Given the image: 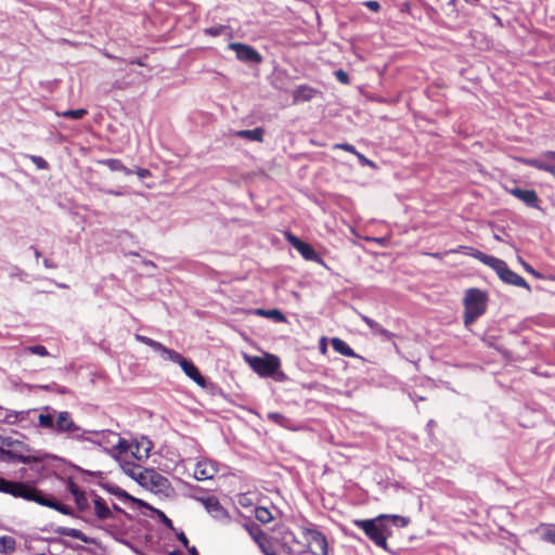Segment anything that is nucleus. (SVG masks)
I'll use <instances>...</instances> for the list:
<instances>
[{
  "label": "nucleus",
  "instance_id": "obj_1",
  "mask_svg": "<svg viewBox=\"0 0 555 555\" xmlns=\"http://www.w3.org/2000/svg\"><path fill=\"white\" fill-rule=\"evenodd\" d=\"M44 411L50 414L41 415V429L78 442H90L108 452L106 447L109 443L108 438L109 436H116L112 431L85 429L74 421L72 413L68 411H57L50 405H44Z\"/></svg>",
  "mask_w": 555,
  "mask_h": 555
},
{
  "label": "nucleus",
  "instance_id": "obj_2",
  "mask_svg": "<svg viewBox=\"0 0 555 555\" xmlns=\"http://www.w3.org/2000/svg\"><path fill=\"white\" fill-rule=\"evenodd\" d=\"M410 518L397 514H379L373 518L353 519L352 524L361 529L367 539L376 546L395 554L389 548L387 539L393 534V529L404 528L410 524Z\"/></svg>",
  "mask_w": 555,
  "mask_h": 555
},
{
  "label": "nucleus",
  "instance_id": "obj_3",
  "mask_svg": "<svg viewBox=\"0 0 555 555\" xmlns=\"http://www.w3.org/2000/svg\"><path fill=\"white\" fill-rule=\"evenodd\" d=\"M121 470L134 480L142 488L150 490L155 494H163L165 496H170L173 492L171 482L169 479L158 472L155 468H143L140 469L141 466L135 464L134 462L126 461L120 464Z\"/></svg>",
  "mask_w": 555,
  "mask_h": 555
},
{
  "label": "nucleus",
  "instance_id": "obj_4",
  "mask_svg": "<svg viewBox=\"0 0 555 555\" xmlns=\"http://www.w3.org/2000/svg\"><path fill=\"white\" fill-rule=\"evenodd\" d=\"M96 485L101 487L103 490H105L107 493L114 495L117 500L129 505L132 508L150 511L151 517L156 518L166 528L176 531L172 520L163 511L154 507L146 501L133 496L125 489L120 488L118 485L109 481L99 480Z\"/></svg>",
  "mask_w": 555,
  "mask_h": 555
},
{
  "label": "nucleus",
  "instance_id": "obj_5",
  "mask_svg": "<svg viewBox=\"0 0 555 555\" xmlns=\"http://www.w3.org/2000/svg\"><path fill=\"white\" fill-rule=\"evenodd\" d=\"M165 360L177 363L190 379L209 395L216 396L221 393L219 385L203 375L196 364L191 359L183 357L180 352L171 349Z\"/></svg>",
  "mask_w": 555,
  "mask_h": 555
},
{
  "label": "nucleus",
  "instance_id": "obj_6",
  "mask_svg": "<svg viewBox=\"0 0 555 555\" xmlns=\"http://www.w3.org/2000/svg\"><path fill=\"white\" fill-rule=\"evenodd\" d=\"M488 294L480 288L472 287L465 292L463 298L464 313L463 322L466 330L487 312Z\"/></svg>",
  "mask_w": 555,
  "mask_h": 555
},
{
  "label": "nucleus",
  "instance_id": "obj_7",
  "mask_svg": "<svg viewBox=\"0 0 555 555\" xmlns=\"http://www.w3.org/2000/svg\"><path fill=\"white\" fill-rule=\"evenodd\" d=\"M245 361L250 369L260 377H270L276 382H285L287 376L281 371V360L273 353H266L262 357L244 354Z\"/></svg>",
  "mask_w": 555,
  "mask_h": 555
},
{
  "label": "nucleus",
  "instance_id": "obj_8",
  "mask_svg": "<svg viewBox=\"0 0 555 555\" xmlns=\"http://www.w3.org/2000/svg\"><path fill=\"white\" fill-rule=\"evenodd\" d=\"M50 414L44 411V406L41 409H28L22 411H15L13 413H9L7 418H0V423L7 425H17L23 429L27 428H40V417L41 415Z\"/></svg>",
  "mask_w": 555,
  "mask_h": 555
},
{
  "label": "nucleus",
  "instance_id": "obj_9",
  "mask_svg": "<svg viewBox=\"0 0 555 555\" xmlns=\"http://www.w3.org/2000/svg\"><path fill=\"white\" fill-rule=\"evenodd\" d=\"M228 49L235 52V57L249 67L262 63V55L250 44L244 42H230Z\"/></svg>",
  "mask_w": 555,
  "mask_h": 555
},
{
  "label": "nucleus",
  "instance_id": "obj_10",
  "mask_svg": "<svg viewBox=\"0 0 555 555\" xmlns=\"http://www.w3.org/2000/svg\"><path fill=\"white\" fill-rule=\"evenodd\" d=\"M285 238L289 245L301 255L304 259L324 266L322 257L310 243L302 241L291 231L285 232Z\"/></svg>",
  "mask_w": 555,
  "mask_h": 555
},
{
  "label": "nucleus",
  "instance_id": "obj_11",
  "mask_svg": "<svg viewBox=\"0 0 555 555\" xmlns=\"http://www.w3.org/2000/svg\"><path fill=\"white\" fill-rule=\"evenodd\" d=\"M198 502H201L207 513L217 521H220L222 524H230L232 521L231 515L225 509L221 503L219 502L218 498L215 495H207V496H199L196 498Z\"/></svg>",
  "mask_w": 555,
  "mask_h": 555
},
{
  "label": "nucleus",
  "instance_id": "obj_12",
  "mask_svg": "<svg viewBox=\"0 0 555 555\" xmlns=\"http://www.w3.org/2000/svg\"><path fill=\"white\" fill-rule=\"evenodd\" d=\"M554 162L555 151H546L541 155V157L526 158L522 160V163L527 166L550 172L552 175H555V165L553 164Z\"/></svg>",
  "mask_w": 555,
  "mask_h": 555
},
{
  "label": "nucleus",
  "instance_id": "obj_13",
  "mask_svg": "<svg viewBox=\"0 0 555 555\" xmlns=\"http://www.w3.org/2000/svg\"><path fill=\"white\" fill-rule=\"evenodd\" d=\"M23 493H24V495H23L24 500L29 501V502H35L41 506H46L49 508H51L53 500H54L53 495L47 494L42 490H40L34 486L27 485V483L25 485Z\"/></svg>",
  "mask_w": 555,
  "mask_h": 555
},
{
  "label": "nucleus",
  "instance_id": "obj_14",
  "mask_svg": "<svg viewBox=\"0 0 555 555\" xmlns=\"http://www.w3.org/2000/svg\"><path fill=\"white\" fill-rule=\"evenodd\" d=\"M89 495L93 502L94 515L99 520L104 521L116 518L107 502L95 490H90Z\"/></svg>",
  "mask_w": 555,
  "mask_h": 555
},
{
  "label": "nucleus",
  "instance_id": "obj_15",
  "mask_svg": "<svg viewBox=\"0 0 555 555\" xmlns=\"http://www.w3.org/2000/svg\"><path fill=\"white\" fill-rule=\"evenodd\" d=\"M506 191L516 198H518L519 201H521L522 203H525L528 207L538 209L540 208L539 196L534 190L514 186L511 189L506 188Z\"/></svg>",
  "mask_w": 555,
  "mask_h": 555
},
{
  "label": "nucleus",
  "instance_id": "obj_16",
  "mask_svg": "<svg viewBox=\"0 0 555 555\" xmlns=\"http://www.w3.org/2000/svg\"><path fill=\"white\" fill-rule=\"evenodd\" d=\"M235 512L240 517L246 518L247 520L242 524V527L248 532L254 542L259 545L263 541H268V535L260 528L258 524L247 518L238 508L235 507Z\"/></svg>",
  "mask_w": 555,
  "mask_h": 555
},
{
  "label": "nucleus",
  "instance_id": "obj_17",
  "mask_svg": "<svg viewBox=\"0 0 555 555\" xmlns=\"http://www.w3.org/2000/svg\"><path fill=\"white\" fill-rule=\"evenodd\" d=\"M54 532L61 537H70V538L77 539L86 544H94L99 547L101 546V542L98 539L89 537L86 533H83L81 530L76 529V528L59 526V527L54 528Z\"/></svg>",
  "mask_w": 555,
  "mask_h": 555
},
{
  "label": "nucleus",
  "instance_id": "obj_18",
  "mask_svg": "<svg viewBox=\"0 0 555 555\" xmlns=\"http://www.w3.org/2000/svg\"><path fill=\"white\" fill-rule=\"evenodd\" d=\"M26 450L22 449H5L2 462L9 464H31L37 461V457L30 454H25Z\"/></svg>",
  "mask_w": 555,
  "mask_h": 555
},
{
  "label": "nucleus",
  "instance_id": "obj_19",
  "mask_svg": "<svg viewBox=\"0 0 555 555\" xmlns=\"http://www.w3.org/2000/svg\"><path fill=\"white\" fill-rule=\"evenodd\" d=\"M478 257V260L480 262H482L483 264L490 267L492 270L495 271V273L498 274V276L500 278V280L503 279V275L506 271V269L508 268L507 263L500 259V258H496L492 255H488V254H485V253H477L476 255Z\"/></svg>",
  "mask_w": 555,
  "mask_h": 555
},
{
  "label": "nucleus",
  "instance_id": "obj_20",
  "mask_svg": "<svg viewBox=\"0 0 555 555\" xmlns=\"http://www.w3.org/2000/svg\"><path fill=\"white\" fill-rule=\"evenodd\" d=\"M25 485H26L25 482L10 480V479H7V478L0 476V492L1 493L10 494L14 498L23 499V495H24L23 491H24Z\"/></svg>",
  "mask_w": 555,
  "mask_h": 555
},
{
  "label": "nucleus",
  "instance_id": "obj_21",
  "mask_svg": "<svg viewBox=\"0 0 555 555\" xmlns=\"http://www.w3.org/2000/svg\"><path fill=\"white\" fill-rule=\"evenodd\" d=\"M359 315L361 320L370 327L373 335L380 336L384 341H390L396 336L393 333L383 327L378 322H376L372 318L364 315L362 313H360Z\"/></svg>",
  "mask_w": 555,
  "mask_h": 555
},
{
  "label": "nucleus",
  "instance_id": "obj_22",
  "mask_svg": "<svg viewBox=\"0 0 555 555\" xmlns=\"http://www.w3.org/2000/svg\"><path fill=\"white\" fill-rule=\"evenodd\" d=\"M253 314H255L257 317L270 319L275 323L287 322L286 315L279 308H273V309L256 308L253 310Z\"/></svg>",
  "mask_w": 555,
  "mask_h": 555
},
{
  "label": "nucleus",
  "instance_id": "obj_23",
  "mask_svg": "<svg viewBox=\"0 0 555 555\" xmlns=\"http://www.w3.org/2000/svg\"><path fill=\"white\" fill-rule=\"evenodd\" d=\"M304 533L305 535H308L312 542L317 543L320 546L322 555H328V543L323 532H321L314 527H311L306 528Z\"/></svg>",
  "mask_w": 555,
  "mask_h": 555
},
{
  "label": "nucleus",
  "instance_id": "obj_24",
  "mask_svg": "<svg viewBox=\"0 0 555 555\" xmlns=\"http://www.w3.org/2000/svg\"><path fill=\"white\" fill-rule=\"evenodd\" d=\"M134 338L135 340H138L139 343H142L146 346H149L150 348H152L155 352H159L160 357L165 360L166 357L168 356V353L170 352L171 348H168L166 347L165 345H163L162 343L157 341V340H154L153 338L151 337H147V336H144V335H141V334H135L134 335Z\"/></svg>",
  "mask_w": 555,
  "mask_h": 555
},
{
  "label": "nucleus",
  "instance_id": "obj_25",
  "mask_svg": "<svg viewBox=\"0 0 555 555\" xmlns=\"http://www.w3.org/2000/svg\"><path fill=\"white\" fill-rule=\"evenodd\" d=\"M264 132V128L256 127L254 129L236 130L233 135L248 141L262 142Z\"/></svg>",
  "mask_w": 555,
  "mask_h": 555
},
{
  "label": "nucleus",
  "instance_id": "obj_26",
  "mask_svg": "<svg viewBox=\"0 0 555 555\" xmlns=\"http://www.w3.org/2000/svg\"><path fill=\"white\" fill-rule=\"evenodd\" d=\"M317 93L318 90L308 85H299L293 92V100L295 103L307 102L312 100Z\"/></svg>",
  "mask_w": 555,
  "mask_h": 555
},
{
  "label": "nucleus",
  "instance_id": "obj_27",
  "mask_svg": "<svg viewBox=\"0 0 555 555\" xmlns=\"http://www.w3.org/2000/svg\"><path fill=\"white\" fill-rule=\"evenodd\" d=\"M501 281L504 282L505 284L524 287L527 291L531 292V287L527 283V281L522 276L514 272L509 267L506 269Z\"/></svg>",
  "mask_w": 555,
  "mask_h": 555
},
{
  "label": "nucleus",
  "instance_id": "obj_28",
  "mask_svg": "<svg viewBox=\"0 0 555 555\" xmlns=\"http://www.w3.org/2000/svg\"><path fill=\"white\" fill-rule=\"evenodd\" d=\"M102 529L108 534L111 535L116 542L133 550L135 553H138L137 548L134 547V545L129 541L127 540L124 535L126 532H119V530L117 529V526L116 525H113V524H109V525H106L104 527H102Z\"/></svg>",
  "mask_w": 555,
  "mask_h": 555
},
{
  "label": "nucleus",
  "instance_id": "obj_29",
  "mask_svg": "<svg viewBox=\"0 0 555 555\" xmlns=\"http://www.w3.org/2000/svg\"><path fill=\"white\" fill-rule=\"evenodd\" d=\"M47 540L52 542V543H60L65 548H69V550H72L74 552H85V553H88V554H94V551L91 547L82 545V544H79V543L70 542V541L65 540L63 538H49Z\"/></svg>",
  "mask_w": 555,
  "mask_h": 555
},
{
  "label": "nucleus",
  "instance_id": "obj_30",
  "mask_svg": "<svg viewBox=\"0 0 555 555\" xmlns=\"http://www.w3.org/2000/svg\"><path fill=\"white\" fill-rule=\"evenodd\" d=\"M331 345L336 352H338L345 357H350V358L358 357V354L354 352V350L345 340H343L339 337H333L331 339Z\"/></svg>",
  "mask_w": 555,
  "mask_h": 555
},
{
  "label": "nucleus",
  "instance_id": "obj_31",
  "mask_svg": "<svg viewBox=\"0 0 555 555\" xmlns=\"http://www.w3.org/2000/svg\"><path fill=\"white\" fill-rule=\"evenodd\" d=\"M152 447V441L146 437H142L141 441H135V451H132V454L138 460L147 459L150 456Z\"/></svg>",
  "mask_w": 555,
  "mask_h": 555
},
{
  "label": "nucleus",
  "instance_id": "obj_32",
  "mask_svg": "<svg viewBox=\"0 0 555 555\" xmlns=\"http://www.w3.org/2000/svg\"><path fill=\"white\" fill-rule=\"evenodd\" d=\"M268 421L279 425L280 427L286 428V429H294L293 421L288 417H286L284 414L279 412H269L267 414Z\"/></svg>",
  "mask_w": 555,
  "mask_h": 555
},
{
  "label": "nucleus",
  "instance_id": "obj_33",
  "mask_svg": "<svg viewBox=\"0 0 555 555\" xmlns=\"http://www.w3.org/2000/svg\"><path fill=\"white\" fill-rule=\"evenodd\" d=\"M101 164L108 167L112 171H122L126 176H130L133 173L132 169L127 168L120 159L117 158H106L100 162Z\"/></svg>",
  "mask_w": 555,
  "mask_h": 555
},
{
  "label": "nucleus",
  "instance_id": "obj_34",
  "mask_svg": "<svg viewBox=\"0 0 555 555\" xmlns=\"http://www.w3.org/2000/svg\"><path fill=\"white\" fill-rule=\"evenodd\" d=\"M16 550V540L10 535L0 537V553L4 555L12 554Z\"/></svg>",
  "mask_w": 555,
  "mask_h": 555
},
{
  "label": "nucleus",
  "instance_id": "obj_35",
  "mask_svg": "<svg viewBox=\"0 0 555 555\" xmlns=\"http://www.w3.org/2000/svg\"><path fill=\"white\" fill-rule=\"evenodd\" d=\"M540 535L544 542L555 545V524H544L540 528Z\"/></svg>",
  "mask_w": 555,
  "mask_h": 555
},
{
  "label": "nucleus",
  "instance_id": "obj_36",
  "mask_svg": "<svg viewBox=\"0 0 555 555\" xmlns=\"http://www.w3.org/2000/svg\"><path fill=\"white\" fill-rule=\"evenodd\" d=\"M0 271H5L10 278H17L22 282L26 281V278L28 276V274L23 269L15 264L0 267Z\"/></svg>",
  "mask_w": 555,
  "mask_h": 555
},
{
  "label": "nucleus",
  "instance_id": "obj_37",
  "mask_svg": "<svg viewBox=\"0 0 555 555\" xmlns=\"http://www.w3.org/2000/svg\"><path fill=\"white\" fill-rule=\"evenodd\" d=\"M1 443L3 447H7L5 449H22V450H26L27 452L30 451V448L28 447V444H26L23 441H20L17 439H13L10 436H3L1 438Z\"/></svg>",
  "mask_w": 555,
  "mask_h": 555
},
{
  "label": "nucleus",
  "instance_id": "obj_38",
  "mask_svg": "<svg viewBox=\"0 0 555 555\" xmlns=\"http://www.w3.org/2000/svg\"><path fill=\"white\" fill-rule=\"evenodd\" d=\"M73 499H74V502L76 504V508L78 512L85 513L90 509V503H89L88 496L83 490L78 492V494H76V496H73Z\"/></svg>",
  "mask_w": 555,
  "mask_h": 555
},
{
  "label": "nucleus",
  "instance_id": "obj_39",
  "mask_svg": "<svg viewBox=\"0 0 555 555\" xmlns=\"http://www.w3.org/2000/svg\"><path fill=\"white\" fill-rule=\"evenodd\" d=\"M204 33L211 37L227 35L231 37V28L228 25H214L204 29Z\"/></svg>",
  "mask_w": 555,
  "mask_h": 555
},
{
  "label": "nucleus",
  "instance_id": "obj_40",
  "mask_svg": "<svg viewBox=\"0 0 555 555\" xmlns=\"http://www.w3.org/2000/svg\"><path fill=\"white\" fill-rule=\"evenodd\" d=\"M56 114L67 119L80 120L88 114V111L86 108H76L57 112Z\"/></svg>",
  "mask_w": 555,
  "mask_h": 555
},
{
  "label": "nucleus",
  "instance_id": "obj_41",
  "mask_svg": "<svg viewBox=\"0 0 555 555\" xmlns=\"http://www.w3.org/2000/svg\"><path fill=\"white\" fill-rule=\"evenodd\" d=\"M51 508L57 511L59 513H61L63 515L78 518L75 509L72 506L57 501L55 498L53 500Z\"/></svg>",
  "mask_w": 555,
  "mask_h": 555
},
{
  "label": "nucleus",
  "instance_id": "obj_42",
  "mask_svg": "<svg viewBox=\"0 0 555 555\" xmlns=\"http://www.w3.org/2000/svg\"><path fill=\"white\" fill-rule=\"evenodd\" d=\"M254 513L256 519L261 524H268L273 519L271 512L264 506H256Z\"/></svg>",
  "mask_w": 555,
  "mask_h": 555
},
{
  "label": "nucleus",
  "instance_id": "obj_43",
  "mask_svg": "<svg viewBox=\"0 0 555 555\" xmlns=\"http://www.w3.org/2000/svg\"><path fill=\"white\" fill-rule=\"evenodd\" d=\"M38 387L43 389V390H47V391H56L57 393H61V395L69 393V389L67 387L61 386V385H59L56 383L41 385V386H38Z\"/></svg>",
  "mask_w": 555,
  "mask_h": 555
},
{
  "label": "nucleus",
  "instance_id": "obj_44",
  "mask_svg": "<svg viewBox=\"0 0 555 555\" xmlns=\"http://www.w3.org/2000/svg\"><path fill=\"white\" fill-rule=\"evenodd\" d=\"M29 159L37 167V169L48 170L50 168L49 163L42 156L29 155Z\"/></svg>",
  "mask_w": 555,
  "mask_h": 555
},
{
  "label": "nucleus",
  "instance_id": "obj_45",
  "mask_svg": "<svg viewBox=\"0 0 555 555\" xmlns=\"http://www.w3.org/2000/svg\"><path fill=\"white\" fill-rule=\"evenodd\" d=\"M27 350L31 354H36V356H39V357H47V356H49V351H48L47 347L43 346V345H40V344L29 346V347H27Z\"/></svg>",
  "mask_w": 555,
  "mask_h": 555
},
{
  "label": "nucleus",
  "instance_id": "obj_46",
  "mask_svg": "<svg viewBox=\"0 0 555 555\" xmlns=\"http://www.w3.org/2000/svg\"><path fill=\"white\" fill-rule=\"evenodd\" d=\"M454 251L463 254V255L472 256L476 259H478V257L476 256L477 253H481L480 250H478L472 246H465V245L459 246L457 249H455Z\"/></svg>",
  "mask_w": 555,
  "mask_h": 555
},
{
  "label": "nucleus",
  "instance_id": "obj_47",
  "mask_svg": "<svg viewBox=\"0 0 555 555\" xmlns=\"http://www.w3.org/2000/svg\"><path fill=\"white\" fill-rule=\"evenodd\" d=\"M116 437L117 442L113 444V448L115 450H118L119 452H127L130 449V443L125 438H121L119 436Z\"/></svg>",
  "mask_w": 555,
  "mask_h": 555
},
{
  "label": "nucleus",
  "instance_id": "obj_48",
  "mask_svg": "<svg viewBox=\"0 0 555 555\" xmlns=\"http://www.w3.org/2000/svg\"><path fill=\"white\" fill-rule=\"evenodd\" d=\"M334 76L343 85H348L350 82L349 74L341 68L336 69L334 72Z\"/></svg>",
  "mask_w": 555,
  "mask_h": 555
},
{
  "label": "nucleus",
  "instance_id": "obj_49",
  "mask_svg": "<svg viewBox=\"0 0 555 555\" xmlns=\"http://www.w3.org/2000/svg\"><path fill=\"white\" fill-rule=\"evenodd\" d=\"M66 490L72 494V496H76L81 489L77 486V483L73 480V478L68 477L65 482Z\"/></svg>",
  "mask_w": 555,
  "mask_h": 555
},
{
  "label": "nucleus",
  "instance_id": "obj_50",
  "mask_svg": "<svg viewBox=\"0 0 555 555\" xmlns=\"http://www.w3.org/2000/svg\"><path fill=\"white\" fill-rule=\"evenodd\" d=\"M237 503L242 507H250L254 505L253 499L249 496L248 493H241L237 496Z\"/></svg>",
  "mask_w": 555,
  "mask_h": 555
},
{
  "label": "nucleus",
  "instance_id": "obj_51",
  "mask_svg": "<svg viewBox=\"0 0 555 555\" xmlns=\"http://www.w3.org/2000/svg\"><path fill=\"white\" fill-rule=\"evenodd\" d=\"M211 477H212L211 474H209L206 469L201 468V464L196 465L195 478L197 480H206V479H209Z\"/></svg>",
  "mask_w": 555,
  "mask_h": 555
},
{
  "label": "nucleus",
  "instance_id": "obj_52",
  "mask_svg": "<svg viewBox=\"0 0 555 555\" xmlns=\"http://www.w3.org/2000/svg\"><path fill=\"white\" fill-rule=\"evenodd\" d=\"M358 160H359V164L362 166V167H365V166H369V167H372V168H376V165L374 162H372L371 159H369L365 155H363L362 153L358 152L356 154Z\"/></svg>",
  "mask_w": 555,
  "mask_h": 555
},
{
  "label": "nucleus",
  "instance_id": "obj_53",
  "mask_svg": "<svg viewBox=\"0 0 555 555\" xmlns=\"http://www.w3.org/2000/svg\"><path fill=\"white\" fill-rule=\"evenodd\" d=\"M76 470L83 476H92V477L103 478V472H101V470H89V469H85L79 466H76Z\"/></svg>",
  "mask_w": 555,
  "mask_h": 555
},
{
  "label": "nucleus",
  "instance_id": "obj_54",
  "mask_svg": "<svg viewBox=\"0 0 555 555\" xmlns=\"http://www.w3.org/2000/svg\"><path fill=\"white\" fill-rule=\"evenodd\" d=\"M363 5L372 12H379L382 9L380 3L377 0H367L363 2Z\"/></svg>",
  "mask_w": 555,
  "mask_h": 555
},
{
  "label": "nucleus",
  "instance_id": "obj_55",
  "mask_svg": "<svg viewBox=\"0 0 555 555\" xmlns=\"http://www.w3.org/2000/svg\"><path fill=\"white\" fill-rule=\"evenodd\" d=\"M133 172H135L141 180L152 176L150 169L141 167H137L135 170H133Z\"/></svg>",
  "mask_w": 555,
  "mask_h": 555
},
{
  "label": "nucleus",
  "instance_id": "obj_56",
  "mask_svg": "<svg viewBox=\"0 0 555 555\" xmlns=\"http://www.w3.org/2000/svg\"><path fill=\"white\" fill-rule=\"evenodd\" d=\"M398 7L401 13L412 14V4L410 2H401Z\"/></svg>",
  "mask_w": 555,
  "mask_h": 555
},
{
  "label": "nucleus",
  "instance_id": "obj_57",
  "mask_svg": "<svg viewBox=\"0 0 555 555\" xmlns=\"http://www.w3.org/2000/svg\"><path fill=\"white\" fill-rule=\"evenodd\" d=\"M176 538L177 540L183 545V546H188L189 544V539L186 537V534L183 532V531H177L176 530Z\"/></svg>",
  "mask_w": 555,
  "mask_h": 555
},
{
  "label": "nucleus",
  "instance_id": "obj_58",
  "mask_svg": "<svg viewBox=\"0 0 555 555\" xmlns=\"http://www.w3.org/2000/svg\"><path fill=\"white\" fill-rule=\"evenodd\" d=\"M336 146L354 155L358 153L357 149L350 143H341L337 144Z\"/></svg>",
  "mask_w": 555,
  "mask_h": 555
},
{
  "label": "nucleus",
  "instance_id": "obj_59",
  "mask_svg": "<svg viewBox=\"0 0 555 555\" xmlns=\"http://www.w3.org/2000/svg\"><path fill=\"white\" fill-rule=\"evenodd\" d=\"M147 59L146 55L143 57H133L129 61L130 64H137L139 66H145V60Z\"/></svg>",
  "mask_w": 555,
  "mask_h": 555
},
{
  "label": "nucleus",
  "instance_id": "obj_60",
  "mask_svg": "<svg viewBox=\"0 0 555 555\" xmlns=\"http://www.w3.org/2000/svg\"><path fill=\"white\" fill-rule=\"evenodd\" d=\"M43 266L47 268V269H56L57 268V263L54 262L52 259L50 258H44L43 259Z\"/></svg>",
  "mask_w": 555,
  "mask_h": 555
},
{
  "label": "nucleus",
  "instance_id": "obj_61",
  "mask_svg": "<svg viewBox=\"0 0 555 555\" xmlns=\"http://www.w3.org/2000/svg\"><path fill=\"white\" fill-rule=\"evenodd\" d=\"M319 349L321 351V353L325 354L326 351H327V343H326V338L325 337H322L319 341Z\"/></svg>",
  "mask_w": 555,
  "mask_h": 555
},
{
  "label": "nucleus",
  "instance_id": "obj_62",
  "mask_svg": "<svg viewBox=\"0 0 555 555\" xmlns=\"http://www.w3.org/2000/svg\"><path fill=\"white\" fill-rule=\"evenodd\" d=\"M119 532H128V528L126 526V521L124 518L118 519V524H115Z\"/></svg>",
  "mask_w": 555,
  "mask_h": 555
},
{
  "label": "nucleus",
  "instance_id": "obj_63",
  "mask_svg": "<svg viewBox=\"0 0 555 555\" xmlns=\"http://www.w3.org/2000/svg\"><path fill=\"white\" fill-rule=\"evenodd\" d=\"M522 264H524V268H525V270H526L527 272H529V273H531V274H533L534 276H538V278H540V276H541V274H540V273H538V272H537V271H535V270H534V269H533L529 263H527V262H522Z\"/></svg>",
  "mask_w": 555,
  "mask_h": 555
},
{
  "label": "nucleus",
  "instance_id": "obj_64",
  "mask_svg": "<svg viewBox=\"0 0 555 555\" xmlns=\"http://www.w3.org/2000/svg\"><path fill=\"white\" fill-rule=\"evenodd\" d=\"M111 509H112L113 514L117 513V514L122 515L125 513V509L115 502L112 503Z\"/></svg>",
  "mask_w": 555,
  "mask_h": 555
}]
</instances>
